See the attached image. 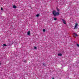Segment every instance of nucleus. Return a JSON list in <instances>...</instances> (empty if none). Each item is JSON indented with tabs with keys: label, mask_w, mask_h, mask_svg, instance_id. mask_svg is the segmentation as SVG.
Instances as JSON below:
<instances>
[{
	"label": "nucleus",
	"mask_w": 79,
	"mask_h": 79,
	"mask_svg": "<svg viewBox=\"0 0 79 79\" xmlns=\"http://www.w3.org/2000/svg\"><path fill=\"white\" fill-rule=\"evenodd\" d=\"M52 14L54 15V16H58L59 15V12H56L55 10H54L52 11Z\"/></svg>",
	"instance_id": "obj_1"
},
{
	"label": "nucleus",
	"mask_w": 79,
	"mask_h": 79,
	"mask_svg": "<svg viewBox=\"0 0 79 79\" xmlns=\"http://www.w3.org/2000/svg\"><path fill=\"white\" fill-rule=\"evenodd\" d=\"M73 37H77V36H78V35H77V34L76 33H74L73 34Z\"/></svg>",
	"instance_id": "obj_2"
},
{
	"label": "nucleus",
	"mask_w": 79,
	"mask_h": 79,
	"mask_svg": "<svg viewBox=\"0 0 79 79\" xmlns=\"http://www.w3.org/2000/svg\"><path fill=\"white\" fill-rule=\"evenodd\" d=\"M62 20L64 24H66V21H65V20H64V19H62Z\"/></svg>",
	"instance_id": "obj_3"
},
{
	"label": "nucleus",
	"mask_w": 79,
	"mask_h": 79,
	"mask_svg": "<svg viewBox=\"0 0 79 79\" xmlns=\"http://www.w3.org/2000/svg\"><path fill=\"white\" fill-rule=\"evenodd\" d=\"M78 25L77 24V23L76 24L75 27H74V29H77V26Z\"/></svg>",
	"instance_id": "obj_4"
},
{
	"label": "nucleus",
	"mask_w": 79,
	"mask_h": 79,
	"mask_svg": "<svg viewBox=\"0 0 79 79\" xmlns=\"http://www.w3.org/2000/svg\"><path fill=\"white\" fill-rule=\"evenodd\" d=\"M27 34L28 35H30V31H29L28 32H27Z\"/></svg>",
	"instance_id": "obj_5"
},
{
	"label": "nucleus",
	"mask_w": 79,
	"mask_h": 79,
	"mask_svg": "<svg viewBox=\"0 0 79 79\" xmlns=\"http://www.w3.org/2000/svg\"><path fill=\"white\" fill-rule=\"evenodd\" d=\"M13 8H15V9H16V8H17L16 6H13Z\"/></svg>",
	"instance_id": "obj_6"
},
{
	"label": "nucleus",
	"mask_w": 79,
	"mask_h": 79,
	"mask_svg": "<svg viewBox=\"0 0 79 79\" xmlns=\"http://www.w3.org/2000/svg\"><path fill=\"white\" fill-rule=\"evenodd\" d=\"M58 56H62V54L61 53L58 54Z\"/></svg>",
	"instance_id": "obj_7"
},
{
	"label": "nucleus",
	"mask_w": 79,
	"mask_h": 79,
	"mask_svg": "<svg viewBox=\"0 0 79 79\" xmlns=\"http://www.w3.org/2000/svg\"><path fill=\"white\" fill-rule=\"evenodd\" d=\"M39 16H40V15L39 14H37L36 15V16H37V17H39Z\"/></svg>",
	"instance_id": "obj_8"
},
{
	"label": "nucleus",
	"mask_w": 79,
	"mask_h": 79,
	"mask_svg": "<svg viewBox=\"0 0 79 79\" xmlns=\"http://www.w3.org/2000/svg\"><path fill=\"white\" fill-rule=\"evenodd\" d=\"M54 19L55 21H56V20L57 19L56 18H54Z\"/></svg>",
	"instance_id": "obj_9"
},
{
	"label": "nucleus",
	"mask_w": 79,
	"mask_h": 79,
	"mask_svg": "<svg viewBox=\"0 0 79 79\" xmlns=\"http://www.w3.org/2000/svg\"><path fill=\"white\" fill-rule=\"evenodd\" d=\"M57 10L58 11H60V10L59 9H58V8H56Z\"/></svg>",
	"instance_id": "obj_10"
},
{
	"label": "nucleus",
	"mask_w": 79,
	"mask_h": 79,
	"mask_svg": "<svg viewBox=\"0 0 79 79\" xmlns=\"http://www.w3.org/2000/svg\"><path fill=\"white\" fill-rule=\"evenodd\" d=\"M43 32H45V29H43Z\"/></svg>",
	"instance_id": "obj_11"
},
{
	"label": "nucleus",
	"mask_w": 79,
	"mask_h": 79,
	"mask_svg": "<svg viewBox=\"0 0 79 79\" xmlns=\"http://www.w3.org/2000/svg\"><path fill=\"white\" fill-rule=\"evenodd\" d=\"M77 47H79V44H77Z\"/></svg>",
	"instance_id": "obj_12"
},
{
	"label": "nucleus",
	"mask_w": 79,
	"mask_h": 79,
	"mask_svg": "<svg viewBox=\"0 0 79 79\" xmlns=\"http://www.w3.org/2000/svg\"><path fill=\"white\" fill-rule=\"evenodd\" d=\"M3 45L4 46H7V45H6L5 44H4Z\"/></svg>",
	"instance_id": "obj_13"
},
{
	"label": "nucleus",
	"mask_w": 79,
	"mask_h": 79,
	"mask_svg": "<svg viewBox=\"0 0 79 79\" xmlns=\"http://www.w3.org/2000/svg\"><path fill=\"white\" fill-rule=\"evenodd\" d=\"M23 62H24V63H27L26 60H25L24 61H23Z\"/></svg>",
	"instance_id": "obj_14"
},
{
	"label": "nucleus",
	"mask_w": 79,
	"mask_h": 79,
	"mask_svg": "<svg viewBox=\"0 0 79 79\" xmlns=\"http://www.w3.org/2000/svg\"><path fill=\"white\" fill-rule=\"evenodd\" d=\"M1 10H3V8L2 7H1Z\"/></svg>",
	"instance_id": "obj_15"
},
{
	"label": "nucleus",
	"mask_w": 79,
	"mask_h": 79,
	"mask_svg": "<svg viewBox=\"0 0 79 79\" xmlns=\"http://www.w3.org/2000/svg\"><path fill=\"white\" fill-rule=\"evenodd\" d=\"M37 48V47H34V49H36Z\"/></svg>",
	"instance_id": "obj_16"
},
{
	"label": "nucleus",
	"mask_w": 79,
	"mask_h": 79,
	"mask_svg": "<svg viewBox=\"0 0 79 79\" xmlns=\"http://www.w3.org/2000/svg\"><path fill=\"white\" fill-rule=\"evenodd\" d=\"M43 66H45V64H43Z\"/></svg>",
	"instance_id": "obj_17"
},
{
	"label": "nucleus",
	"mask_w": 79,
	"mask_h": 79,
	"mask_svg": "<svg viewBox=\"0 0 79 79\" xmlns=\"http://www.w3.org/2000/svg\"><path fill=\"white\" fill-rule=\"evenodd\" d=\"M52 79H55L54 78H52Z\"/></svg>",
	"instance_id": "obj_18"
},
{
	"label": "nucleus",
	"mask_w": 79,
	"mask_h": 79,
	"mask_svg": "<svg viewBox=\"0 0 79 79\" xmlns=\"http://www.w3.org/2000/svg\"><path fill=\"white\" fill-rule=\"evenodd\" d=\"M0 64H1V63H0Z\"/></svg>",
	"instance_id": "obj_19"
}]
</instances>
